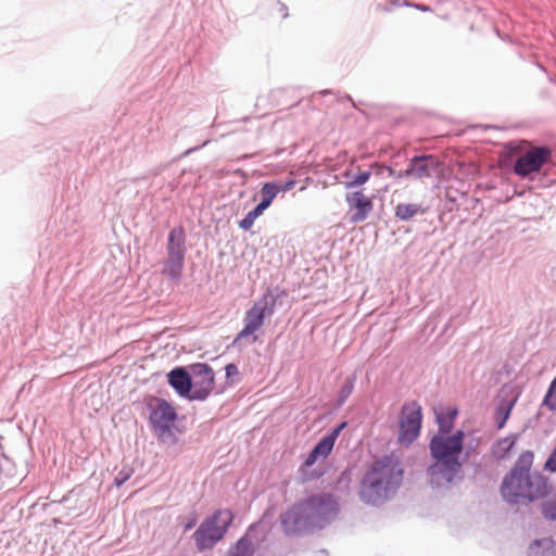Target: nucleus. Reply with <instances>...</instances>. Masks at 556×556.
I'll return each instance as SVG.
<instances>
[{"label":"nucleus","mask_w":556,"mask_h":556,"mask_svg":"<svg viewBox=\"0 0 556 556\" xmlns=\"http://www.w3.org/2000/svg\"><path fill=\"white\" fill-rule=\"evenodd\" d=\"M370 168L374 169L375 175H377V176H380L384 172H387L390 177H394L397 179H402L405 177H413V173H409V165L407 166V168L405 170H400V172H395L392 167L384 166L383 164H380V163L371 164Z\"/></svg>","instance_id":"25"},{"label":"nucleus","mask_w":556,"mask_h":556,"mask_svg":"<svg viewBox=\"0 0 556 556\" xmlns=\"http://www.w3.org/2000/svg\"><path fill=\"white\" fill-rule=\"evenodd\" d=\"M551 489L552 484L547 477L540 472L530 473L526 488L525 504L538 500H544Z\"/></svg>","instance_id":"12"},{"label":"nucleus","mask_w":556,"mask_h":556,"mask_svg":"<svg viewBox=\"0 0 556 556\" xmlns=\"http://www.w3.org/2000/svg\"><path fill=\"white\" fill-rule=\"evenodd\" d=\"M265 208L264 205L257 204L254 210L249 212L245 217L240 220L239 227L243 230H250L252 226L254 225V222L257 217H260L264 213Z\"/></svg>","instance_id":"27"},{"label":"nucleus","mask_w":556,"mask_h":556,"mask_svg":"<svg viewBox=\"0 0 556 556\" xmlns=\"http://www.w3.org/2000/svg\"><path fill=\"white\" fill-rule=\"evenodd\" d=\"M225 370H226V377L227 378L237 377L239 375L238 367L235 364H228L225 367Z\"/></svg>","instance_id":"32"},{"label":"nucleus","mask_w":556,"mask_h":556,"mask_svg":"<svg viewBox=\"0 0 556 556\" xmlns=\"http://www.w3.org/2000/svg\"><path fill=\"white\" fill-rule=\"evenodd\" d=\"M533 460H534V454L532 451H525L522 452L515 466L513 467V469L510 470V475H518V473H525V475H530V469L532 467V464H533Z\"/></svg>","instance_id":"23"},{"label":"nucleus","mask_w":556,"mask_h":556,"mask_svg":"<svg viewBox=\"0 0 556 556\" xmlns=\"http://www.w3.org/2000/svg\"><path fill=\"white\" fill-rule=\"evenodd\" d=\"M372 173L375 174L374 169H371V170H359L357 174H355L353 176V179L351 181H349L346 184V186L349 188L363 186V185H365L369 180V178H370Z\"/></svg>","instance_id":"30"},{"label":"nucleus","mask_w":556,"mask_h":556,"mask_svg":"<svg viewBox=\"0 0 556 556\" xmlns=\"http://www.w3.org/2000/svg\"><path fill=\"white\" fill-rule=\"evenodd\" d=\"M529 475L508 473L502 483L501 493L505 501L513 504H525L526 488Z\"/></svg>","instance_id":"10"},{"label":"nucleus","mask_w":556,"mask_h":556,"mask_svg":"<svg viewBox=\"0 0 556 556\" xmlns=\"http://www.w3.org/2000/svg\"><path fill=\"white\" fill-rule=\"evenodd\" d=\"M275 299L264 295L255 301L252 307L245 313L244 327L238 333L237 340L253 336L264 325L266 316L274 313Z\"/></svg>","instance_id":"7"},{"label":"nucleus","mask_w":556,"mask_h":556,"mask_svg":"<svg viewBox=\"0 0 556 556\" xmlns=\"http://www.w3.org/2000/svg\"><path fill=\"white\" fill-rule=\"evenodd\" d=\"M514 404H515V401H513L506 405L498 406V408L496 410V419H497V428L498 429H502L505 426L507 419L509 418V415H510Z\"/></svg>","instance_id":"29"},{"label":"nucleus","mask_w":556,"mask_h":556,"mask_svg":"<svg viewBox=\"0 0 556 556\" xmlns=\"http://www.w3.org/2000/svg\"><path fill=\"white\" fill-rule=\"evenodd\" d=\"M464 432L457 430L453 434L437 433L431 439L429 447L435 460L429 469L431 476H441L446 482L453 480L462 467L459 456L464 448Z\"/></svg>","instance_id":"2"},{"label":"nucleus","mask_w":556,"mask_h":556,"mask_svg":"<svg viewBox=\"0 0 556 556\" xmlns=\"http://www.w3.org/2000/svg\"><path fill=\"white\" fill-rule=\"evenodd\" d=\"M424 213L425 208L418 203H399L394 208V216L404 222Z\"/></svg>","instance_id":"21"},{"label":"nucleus","mask_w":556,"mask_h":556,"mask_svg":"<svg viewBox=\"0 0 556 556\" xmlns=\"http://www.w3.org/2000/svg\"><path fill=\"white\" fill-rule=\"evenodd\" d=\"M253 543L247 536L241 538L237 544L231 548V556H252Z\"/></svg>","instance_id":"26"},{"label":"nucleus","mask_w":556,"mask_h":556,"mask_svg":"<svg viewBox=\"0 0 556 556\" xmlns=\"http://www.w3.org/2000/svg\"><path fill=\"white\" fill-rule=\"evenodd\" d=\"M437 422L439 425L438 433L451 434L454 427L455 418L458 415L456 407H441L434 409Z\"/></svg>","instance_id":"17"},{"label":"nucleus","mask_w":556,"mask_h":556,"mask_svg":"<svg viewBox=\"0 0 556 556\" xmlns=\"http://www.w3.org/2000/svg\"><path fill=\"white\" fill-rule=\"evenodd\" d=\"M233 521L230 509H219L211 518L204 520L194 532V540L199 549L212 548L223 539Z\"/></svg>","instance_id":"3"},{"label":"nucleus","mask_w":556,"mask_h":556,"mask_svg":"<svg viewBox=\"0 0 556 556\" xmlns=\"http://www.w3.org/2000/svg\"><path fill=\"white\" fill-rule=\"evenodd\" d=\"M552 150L547 147H530L520 153L515 161L514 173L526 178L531 174L539 173L541 168L551 162Z\"/></svg>","instance_id":"5"},{"label":"nucleus","mask_w":556,"mask_h":556,"mask_svg":"<svg viewBox=\"0 0 556 556\" xmlns=\"http://www.w3.org/2000/svg\"><path fill=\"white\" fill-rule=\"evenodd\" d=\"M146 404L149 410V420L155 434L160 439L172 434V429L177 419L175 407L167 401L155 396L147 397Z\"/></svg>","instance_id":"4"},{"label":"nucleus","mask_w":556,"mask_h":556,"mask_svg":"<svg viewBox=\"0 0 556 556\" xmlns=\"http://www.w3.org/2000/svg\"><path fill=\"white\" fill-rule=\"evenodd\" d=\"M127 479V477H125L123 480L121 478V473H118V476L116 477L115 479V483L117 486H121V484Z\"/></svg>","instance_id":"34"},{"label":"nucleus","mask_w":556,"mask_h":556,"mask_svg":"<svg viewBox=\"0 0 556 556\" xmlns=\"http://www.w3.org/2000/svg\"><path fill=\"white\" fill-rule=\"evenodd\" d=\"M421 420V406L417 402H409L402 407L399 432L401 444L409 445L418 438Z\"/></svg>","instance_id":"6"},{"label":"nucleus","mask_w":556,"mask_h":556,"mask_svg":"<svg viewBox=\"0 0 556 556\" xmlns=\"http://www.w3.org/2000/svg\"><path fill=\"white\" fill-rule=\"evenodd\" d=\"M344 427L345 422H342L331 433L324 437L308 454L301 469L313 466L318 459L327 458L333 448L337 438Z\"/></svg>","instance_id":"11"},{"label":"nucleus","mask_w":556,"mask_h":556,"mask_svg":"<svg viewBox=\"0 0 556 556\" xmlns=\"http://www.w3.org/2000/svg\"><path fill=\"white\" fill-rule=\"evenodd\" d=\"M190 370L192 378V394L190 395V400L203 401L214 390V371L211 366L204 363L191 365Z\"/></svg>","instance_id":"8"},{"label":"nucleus","mask_w":556,"mask_h":556,"mask_svg":"<svg viewBox=\"0 0 556 556\" xmlns=\"http://www.w3.org/2000/svg\"><path fill=\"white\" fill-rule=\"evenodd\" d=\"M439 165L432 155L415 156L409 163V173L417 179L430 178L439 170Z\"/></svg>","instance_id":"13"},{"label":"nucleus","mask_w":556,"mask_h":556,"mask_svg":"<svg viewBox=\"0 0 556 556\" xmlns=\"http://www.w3.org/2000/svg\"><path fill=\"white\" fill-rule=\"evenodd\" d=\"M185 267L184 256H168L164 263L162 275L174 281H179Z\"/></svg>","instance_id":"19"},{"label":"nucleus","mask_w":556,"mask_h":556,"mask_svg":"<svg viewBox=\"0 0 556 556\" xmlns=\"http://www.w3.org/2000/svg\"><path fill=\"white\" fill-rule=\"evenodd\" d=\"M281 191V186L276 182H266L263 185L261 189V193L263 195V200L258 203L260 205H264V208L270 206L271 202L276 198V195Z\"/></svg>","instance_id":"24"},{"label":"nucleus","mask_w":556,"mask_h":556,"mask_svg":"<svg viewBox=\"0 0 556 556\" xmlns=\"http://www.w3.org/2000/svg\"><path fill=\"white\" fill-rule=\"evenodd\" d=\"M402 472L399 462L392 457L376 460L362 481L361 498L371 505L383 502L388 492L399 485Z\"/></svg>","instance_id":"1"},{"label":"nucleus","mask_w":556,"mask_h":556,"mask_svg":"<svg viewBox=\"0 0 556 556\" xmlns=\"http://www.w3.org/2000/svg\"><path fill=\"white\" fill-rule=\"evenodd\" d=\"M280 186H281V191H288V190H290V189H292L294 187V181L293 180H289L285 185H280Z\"/></svg>","instance_id":"33"},{"label":"nucleus","mask_w":556,"mask_h":556,"mask_svg":"<svg viewBox=\"0 0 556 556\" xmlns=\"http://www.w3.org/2000/svg\"><path fill=\"white\" fill-rule=\"evenodd\" d=\"M555 390H556V377L554 378V380L551 382V386L548 388V391L544 397V405L547 406L551 410H555L556 409V393H555Z\"/></svg>","instance_id":"31"},{"label":"nucleus","mask_w":556,"mask_h":556,"mask_svg":"<svg viewBox=\"0 0 556 556\" xmlns=\"http://www.w3.org/2000/svg\"><path fill=\"white\" fill-rule=\"evenodd\" d=\"M168 383L175 389V391L180 396L190 399V395L192 394L191 372L189 374L182 367H177L169 371Z\"/></svg>","instance_id":"15"},{"label":"nucleus","mask_w":556,"mask_h":556,"mask_svg":"<svg viewBox=\"0 0 556 556\" xmlns=\"http://www.w3.org/2000/svg\"><path fill=\"white\" fill-rule=\"evenodd\" d=\"M333 504V498L329 494L315 495L306 501L299 503L306 518H313L326 514L328 507Z\"/></svg>","instance_id":"14"},{"label":"nucleus","mask_w":556,"mask_h":556,"mask_svg":"<svg viewBox=\"0 0 556 556\" xmlns=\"http://www.w3.org/2000/svg\"><path fill=\"white\" fill-rule=\"evenodd\" d=\"M345 201L351 213L350 220L353 224L364 222L374 210L372 197L366 195L364 190L346 193Z\"/></svg>","instance_id":"9"},{"label":"nucleus","mask_w":556,"mask_h":556,"mask_svg":"<svg viewBox=\"0 0 556 556\" xmlns=\"http://www.w3.org/2000/svg\"><path fill=\"white\" fill-rule=\"evenodd\" d=\"M195 521H192V522H188V525L186 526V529H191L193 526H194Z\"/></svg>","instance_id":"35"},{"label":"nucleus","mask_w":556,"mask_h":556,"mask_svg":"<svg viewBox=\"0 0 556 556\" xmlns=\"http://www.w3.org/2000/svg\"><path fill=\"white\" fill-rule=\"evenodd\" d=\"M303 518L306 517L301 506L299 504L293 505L281 515V526L283 531L288 534L295 532Z\"/></svg>","instance_id":"18"},{"label":"nucleus","mask_w":556,"mask_h":556,"mask_svg":"<svg viewBox=\"0 0 556 556\" xmlns=\"http://www.w3.org/2000/svg\"><path fill=\"white\" fill-rule=\"evenodd\" d=\"M167 255L186 257V232L181 226L173 228L167 238Z\"/></svg>","instance_id":"16"},{"label":"nucleus","mask_w":556,"mask_h":556,"mask_svg":"<svg viewBox=\"0 0 556 556\" xmlns=\"http://www.w3.org/2000/svg\"><path fill=\"white\" fill-rule=\"evenodd\" d=\"M517 440V434H510L508 437L497 440L492 446V455L497 459L506 458L511 452V450L515 447Z\"/></svg>","instance_id":"20"},{"label":"nucleus","mask_w":556,"mask_h":556,"mask_svg":"<svg viewBox=\"0 0 556 556\" xmlns=\"http://www.w3.org/2000/svg\"><path fill=\"white\" fill-rule=\"evenodd\" d=\"M529 556H556V543L548 539H542L530 546Z\"/></svg>","instance_id":"22"},{"label":"nucleus","mask_w":556,"mask_h":556,"mask_svg":"<svg viewBox=\"0 0 556 556\" xmlns=\"http://www.w3.org/2000/svg\"><path fill=\"white\" fill-rule=\"evenodd\" d=\"M541 511L544 518L548 520H556V494L542 502Z\"/></svg>","instance_id":"28"}]
</instances>
